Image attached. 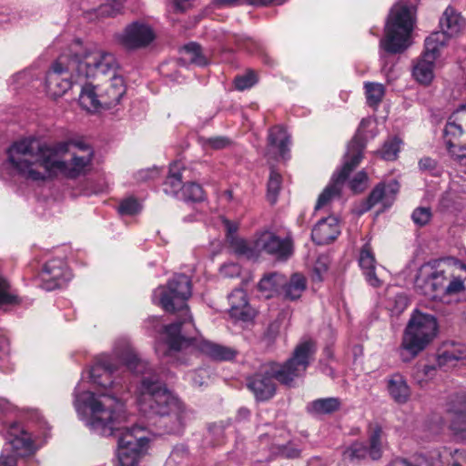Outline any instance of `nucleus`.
<instances>
[{
  "label": "nucleus",
  "mask_w": 466,
  "mask_h": 466,
  "mask_svg": "<svg viewBox=\"0 0 466 466\" xmlns=\"http://www.w3.org/2000/svg\"><path fill=\"white\" fill-rule=\"evenodd\" d=\"M116 371V365L111 358L100 359L92 366L90 378L105 391L98 395L86 391L80 399L90 410L86 421L90 430L101 436L116 438L117 466H137L147 451L149 439L143 427L125 426L128 415L119 397L124 391V386L112 380Z\"/></svg>",
  "instance_id": "1"
},
{
  "label": "nucleus",
  "mask_w": 466,
  "mask_h": 466,
  "mask_svg": "<svg viewBox=\"0 0 466 466\" xmlns=\"http://www.w3.org/2000/svg\"><path fill=\"white\" fill-rule=\"evenodd\" d=\"M107 355L99 357L96 362ZM116 365L121 361L130 371L141 375L138 406L145 416L160 418L165 433L180 434L186 424L187 410L182 402L166 387L160 376L143 360L136 350L126 343L116 347L115 357L108 356Z\"/></svg>",
  "instance_id": "2"
},
{
  "label": "nucleus",
  "mask_w": 466,
  "mask_h": 466,
  "mask_svg": "<svg viewBox=\"0 0 466 466\" xmlns=\"http://www.w3.org/2000/svg\"><path fill=\"white\" fill-rule=\"evenodd\" d=\"M68 151V144L57 143L48 146L34 137L14 142L6 150L9 168L18 177L32 182H46L64 175L76 178L86 174L91 166L94 151L86 156H74L70 162L57 158L59 154Z\"/></svg>",
  "instance_id": "3"
},
{
  "label": "nucleus",
  "mask_w": 466,
  "mask_h": 466,
  "mask_svg": "<svg viewBox=\"0 0 466 466\" xmlns=\"http://www.w3.org/2000/svg\"><path fill=\"white\" fill-rule=\"evenodd\" d=\"M316 347L313 341L306 340L298 344L289 359L280 364L275 361L262 364L247 378V387L258 401H267L276 394L277 385L293 387L297 378L301 377L314 360Z\"/></svg>",
  "instance_id": "4"
},
{
  "label": "nucleus",
  "mask_w": 466,
  "mask_h": 466,
  "mask_svg": "<svg viewBox=\"0 0 466 466\" xmlns=\"http://www.w3.org/2000/svg\"><path fill=\"white\" fill-rule=\"evenodd\" d=\"M192 293L191 280L185 274L175 275L167 283V289H160V305L167 312H178L177 320L169 325L160 326V319L152 316L147 319L157 332L166 335V342L171 349H179L190 341L189 329L194 328L193 319L187 300Z\"/></svg>",
  "instance_id": "5"
},
{
  "label": "nucleus",
  "mask_w": 466,
  "mask_h": 466,
  "mask_svg": "<svg viewBox=\"0 0 466 466\" xmlns=\"http://www.w3.org/2000/svg\"><path fill=\"white\" fill-rule=\"evenodd\" d=\"M70 55L76 82H107L108 78L118 75V61L106 49L98 46L86 47L81 52L71 49Z\"/></svg>",
  "instance_id": "6"
},
{
  "label": "nucleus",
  "mask_w": 466,
  "mask_h": 466,
  "mask_svg": "<svg viewBox=\"0 0 466 466\" xmlns=\"http://www.w3.org/2000/svg\"><path fill=\"white\" fill-rule=\"evenodd\" d=\"M438 332L436 318L420 310H414L404 329L400 357L405 362L411 360L424 350Z\"/></svg>",
  "instance_id": "7"
},
{
  "label": "nucleus",
  "mask_w": 466,
  "mask_h": 466,
  "mask_svg": "<svg viewBox=\"0 0 466 466\" xmlns=\"http://www.w3.org/2000/svg\"><path fill=\"white\" fill-rule=\"evenodd\" d=\"M365 148V140L357 131L353 138L350 141L347 152L344 156L342 167L333 174L330 183L324 188L319 196L315 209L318 210L326 206L333 198L340 195L342 186L350 174L359 166Z\"/></svg>",
  "instance_id": "8"
},
{
  "label": "nucleus",
  "mask_w": 466,
  "mask_h": 466,
  "mask_svg": "<svg viewBox=\"0 0 466 466\" xmlns=\"http://www.w3.org/2000/svg\"><path fill=\"white\" fill-rule=\"evenodd\" d=\"M413 29L411 11L406 5L395 6L386 25V37L380 45L385 51L400 53L409 46L410 35Z\"/></svg>",
  "instance_id": "9"
},
{
  "label": "nucleus",
  "mask_w": 466,
  "mask_h": 466,
  "mask_svg": "<svg viewBox=\"0 0 466 466\" xmlns=\"http://www.w3.org/2000/svg\"><path fill=\"white\" fill-rule=\"evenodd\" d=\"M449 277L441 261L433 260L420 266L415 278V289L431 299L444 295Z\"/></svg>",
  "instance_id": "10"
},
{
  "label": "nucleus",
  "mask_w": 466,
  "mask_h": 466,
  "mask_svg": "<svg viewBox=\"0 0 466 466\" xmlns=\"http://www.w3.org/2000/svg\"><path fill=\"white\" fill-rule=\"evenodd\" d=\"M76 81V67L71 65V55H61L55 61L46 76V89L49 96L56 98L69 90Z\"/></svg>",
  "instance_id": "11"
},
{
  "label": "nucleus",
  "mask_w": 466,
  "mask_h": 466,
  "mask_svg": "<svg viewBox=\"0 0 466 466\" xmlns=\"http://www.w3.org/2000/svg\"><path fill=\"white\" fill-rule=\"evenodd\" d=\"M444 36L441 34H431L425 39L424 52L412 70V76L419 83L429 85L432 81L435 61L440 56Z\"/></svg>",
  "instance_id": "12"
},
{
  "label": "nucleus",
  "mask_w": 466,
  "mask_h": 466,
  "mask_svg": "<svg viewBox=\"0 0 466 466\" xmlns=\"http://www.w3.org/2000/svg\"><path fill=\"white\" fill-rule=\"evenodd\" d=\"M382 429L378 424H370L369 427V446L362 442H354L343 451V459L350 462L363 460L368 455L373 460H379L382 455Z\"/></svg>",
  "instance_id": "13"
},
{
  "label": "nucleus",
  "mask_w": 466,
  "mask_h": 466,
  "mask_svg": "<svg viewBox=\"0 0 466 466\" xmlns=\"http://www.w3.org/2000/svg\"><path fill=\"white\" fill-rule=\"evenodd\" d=\"M444 407L450 431L453 435L466 439V392L460 391L449 395Z\"/></svg>",
  "instance_id": "14"
},
{
  "label": "nucleus",
  "mask_w": 466,
  "mask_h": 466,
  "mask_svg": "<svg viewBox=\"0 0 466 466\" xmlns=\"http://www.w3.org/2000/svg\"><path fill=\"white\" fill-rule=\"evenodd\" d=\"M156 38L153 28L147 23L135 21L127 25L118 35L119 43L128 50L148 46Z\"/></svg>",
  "instance_id": "15"
},
{
  "label": "nucleus",
  "mask_w": 466,
  "mask_h": 466,
  "mask_svg": "<svg viewBox=\"0 0 466 466\" xmlns=\"http://www.w3.org/2000/svg\"><path fill=\"white\" fill-rule=\"evenodd\" d=\"M256 248L282 261L288 260L294 252L293 239L289 235L280 238L269 231L260 234L256 240Z\"/></svg>",
  "instance_id": "16"
},
{
  "label": "nucleus",
  "mask_w": 466,
  "mask_h": 466,
  "mask_svg": "<svg viewBox=\"0 0 466 466\" xmlns=\"http://www.w3.org/2000/svg\"><path fill=\"white\" fill-rule=\"evenodd\" d=\"M195 330V327L193 329H189V333H187V338L189 339V343L185 345L179 349H171L168 346L170 350L179 351L182 350H198L203 352L209 358L218 361H227L233 360L237 351L230 348L221 344H218L209 340H206L203 339H197L192 336V332Z\"/></svg>",
  "instance_id": "17"
},
{
  "label": "nucleus",
  "mask_w": 466,
  "mask_h": 466,
  "mask_svg": "<svg viewBox=\"0 0 466 466\" xmlns=\"http://www.w3.org/2000/svg\"><path fill=\"white\" fill-rule=\"evenodd\" d=\"M71 278L72 274L63 260L51 259L44 265L40 273V286L47 291H52L64 287Z\"/></svg>",
  "instance_id": "18"
},
{
  "label": "nucleus",
  "mask_w": 466,
  "mask_h": 466,
  "mask_svg": "<svg viewBox=\"0 0 466 466\" xmlns=\"http://www.w3.org/2000/svg\"><path fill=\"white\" fill-rule=\"evenodd\" d=\"M96 84H100L98 88L106 112L115 108L127 91L125 80L119 74L108 78L107 82H97Z\"/></svg>",
  "instance_id": "19"
},
{
  "label": "nucleus",
  "mask_w": 466,
  "mask_h": 466,
  "mask_svg": "<svg viewBox=\"0 0 466 466\" xmlns=\"http://www.w3.org/2000/svg\"><path fill=\"white\" fill-rule=\"evenodd\" d=\"M78 101L82 108L91 114L106 113L99 91L100 84L91 81H82Z\"/></svg>",
  "instance_id": "20"
},
{
  "label": "nucleus",
  "mask_w": 466,
  "mask_h": 466,
  "mask_svg": "<svg viewBox=\"0 0 466 466\" xmlns=\"http://www.w3.org/2000/svg\"><path fill=\"white\" fill-rule=\"evenodd\" d=\"M8 444L12 449L10 455L25 456L33 451L34 444L30 434L19 424H14L9 430Z\"/></svg>",
  "instance_id": "21"
},
{
  "label": "nucleus",
  "mask_w": 466,
  "mask_h": 466,
  "mask_svg": "<svg viewBox=\"0 0 466 466\" xmlns=\"http://www.w3.org/2000/svg\"><path fill=\"white\" fill-rule=\"evenodd\" d=\"M339 234L338 219L328 217L318 221L311 231V238L318 245H327L332 242Z\"/></svg>",
  "instance_id": "22"
},
{
  "label": "nucleus",
  "mask_w": 466,
  "mask_h": 466,
  "mask_svg": "<svg viewBox=\"0 0 466 466\" xmlns=\"http://www.w3.org/2000/svg\"><path fill=\"white\" fill-rule=\"evenodd\" d=\"M229 315L239 320L248 321L254 317V310L248 302L247 294L242 289H234L228 296Z\"/></svg>",
  "instance_id": "23"
},
{
  "label": "nucleus",
  "mask_w": 466,
  "mask_h": 466,
  "mask_svg": "<svg viewBox=\"0 0 466 466\" xmlns=\"http://www.w3.org/2000/svg\"><path fill=\"white\" fill-rule=\"evenodd\" d=\"M441 31L433 34H441L444 36L443 46L448 38L457 35L464 26V20L452 7L448 6L440 19Z\"/></svg>",
  "instance_id": "24"
},
{
  "label": "nucleus",
  "mask_w": 466,
  "mask_h": 466,
  "mask_svg": "<svg viewBox=\"0 0 466 466\" xmlns=\"http://www.w3.org/2000/svg\"><path fill=\"white\" fill-rule=\"evenodd\" d=\"M290 136L283 126H274L268 130V146L277 150L282 159L289 157Z\"/></svg>",
  "instance_id": "25"
},
{
  "label": "nucleus",
  "mask_w": 466,
  "mask_h": 466,
  "mask_svg": "<svg viewBox=\"0 0 466 466\" xmlns=\"http://www.w3.org/2000/svg\"><path fill=\"white\" fill-rule=\"evenodd\" d=\"M375 263L376 260L371 247L366 243L360 250L359 264L364 270L367 281L373 287H379L380 281L375 273Z\"/></svg>",
  "instance_id": "26"
},
{
  "label": "nucleus",
  "mask_w": 466,
  "mask_h": 466,
  "mask_svg": "<svg viewBox=\"0 0 466 466\" xmlns=\"http://www.w3.org/2000/svg\"><path fill=\"white\" fill-rule=\"evenodd\" d=\"M185 169L180 167L179 163H174L169 167L168 176L163 184V190L167 195L179 197L183 190V172Z\"/></svg>",
  "instance_id": "27"
},
{
  "label": "nucleus",
  "mask_w": 466,
  "mask_h": 466,
  "mask_svg": "<svg viewBox=\"0 0 466 466\" xmlns=\"http://www.w3.org/2000/svg\"><path fill=\"white\" fill-rule=\"evenodd\" d=\"M388 391L395 402L399 404L406 403L410 398V390L400 374H394L388 380Z\"/></svg>",
  "instance_id": "28"
},
{
  "label": "nucleus",
  "mask_w": 466,
  "mask_h": 466,
  "mask_svg": "<svg viewBox=\"0 0 466 466\" xmlns=\"http://www.w3.org/2000/svg\"><path fill=\"white\" fill-rule=\"evenodd\" d=\"M339 398H322L309 402L307 406V411L314 416L331 414L340 408Z\"/></svg>",
  "instance_id": "29"
},
{
  "label": "nucleus",
  "mask_w": 466,
  "mask_h": 466,
  "mask_svg": "<svg viewBox=\"0 0 466 466\" xmlns=\"http://www.w3.org/2000/svg\"><path fill=\"white\" fill-rule=\"evenodd\" d=\"M180 59L184 63L195 64L200 66H204L208 64V58L202 53L201 46L195 42L184 46L180 50Z\"/></svg>",
  "instance_id": "30"
},
{
  "label": "nucleus",
  "mask_w": 466,
  "mask_h": 466,
  "mask_svg": "<svg viewBox=\"0 0 466 466\" xmlns=\"http://www.w3.org/2000/svg\"><path fill=\"white\" fill-rule=\"evenodd\" d=\"M284 289L285 298L295 300L300 298L302 292L306 289V279L299 273H295L291 276L289 282H286L284 279V284H282Z\"/></svg>",
  "instance_id": "31"
},
{
  "label": "nucleus",
  "mask_w": 466,
  "mask_h": 466,
  "mask_svg": "<svg viewBox=\"0 0 466 466\" xmlns=\"http://www.w3.org/2000/svg\"><path fill=\"white\" fill-rule=\"evenodd\" d=\"M385 183L381 182L376 185L368 196L367 199L362 203L361 208L359 210V214H363L369 211L380 201H383V205L385 206Z\"/></svg>",
  "instance_id": "32"
},
{
  "label": "nucleus",
  "mask_w": 466,
  "mask_h": 466,
  "mask_svg": "<svg viewBox=\"0 0 466 466\" xmlns=\"http://www.w3.org/2000/svg\"><path fill=\"white\" fill-rule=\"evenodd\" d=\"M282 284H284V276L279 273H271L262 278L258 287L260 291L268 292L266 297L269 298L272 296L271 293L278 290Z\"/></svg>",
  "instance_id": "33"
},
{
  "label": "nucleus",
  "mask_w": 466,
  "mask_h": 466,
  "mask_svg": "<svg viewBox=\"0 0 466 466\" xmlns=\"http://www.w3.org/2000/svg\"><path fill=\"white\" fill-rule=\"evenodd\" d=\"M364 89L367 103L371 106L379 105L385 95V87L380 83L366 82Z\"/></svg>",
  "instance_id": "34"
},
{
  "label": "nucleus",
  "mask_w": 466,
  "mask_h": 466,
  "mask_svg": "<svg viewBox=\"0 0 466 466\" xmlns=\"http://www.w3.org/2000/svg\"><path fill=\"white\" fill-rule=\"evenodd\" d=\"M180 198L185 201L200 202L204 200L205 194L202 187L195 182L184 183Z\"/></svg>",
  "instance_id": "35"
},
{
  "label": "nucleus",
  "mask_w": 466,
  "mask_h": 466,
  "mask_svg": "<svg viewBox=\"0 0 466 466\" xmlns=\"http://www.w3.org/2000/svg\"><path fill=\"white\" fill-rule=\"evenodd\" d=\"M461 126L453 122H448L444 127L443 135L448 150L452 153L451 148L458 144L456 140L462 135Z\"/></svg>",
  "instance_id": "36"
},
{
  "label": "nucleus",
  "mask_w": 466,
  "mask_h": 466,
  "mask_svg": "<svg viewBox=\"0 0 466 466\" xmlns=\"http://www.w3.org/2000/svg\"><path fill=\"white\" fill-rule=\"evenodd\" d=\"M282 183L281 175L277 172L275 169L270 170L268 181V190H267V198L268 200L271 204H275L278 199L279 193L280 191Z\"/></svg>",
  "instance_id": "37"
},
{
  "label": "nucleus",
  "mask_w": 466,
  "mask_h": 466,
  "mask_svg": "<svg viewBox=\"0 0 466 466\" xmlns=\"http://www.w3.org/2000/svg\"><path fill=\"white\" fill-rule=\"evenodd\" d=\"M258 81V74L253 69H248L243 75H238L233 83L237 90L243 91L254 86Z\"/></svg>",
  "instance_id": "38"
},
{
  "label": "nucleus",
  "mask_w": 466,
  "mask_h": 466,
  "mask_svg": "<svg viewBox=\"0 0 466 466\" xmlns=\"http://www.w3.org/2000/svg\"><path fill=\"white\" fill-rule=\"evenodd\" d=\"M10 284L5 278L0 276V307L4 305H16L20 299L10 292Z\"/></svg>",
  "instance_id": "39"
},
{
  "label": "nucleus",
  "mask_w": 466,
  "mask_h": 466,
  "mask_svg": "<svg viewBox=\"0 0 466 466\" xmlns=\"http://www.w3.org/2000/svg\"><path fill=\"white\" fill-rule=\"evenodd\" d=\"M400 140L397 137L386 141L382 148L379 151L381 158L388 161L395 160L400 152Z\"/></svg>",
  "instance_id": "40"
},
{
  "label": "nucleus",
  "mask_w": 466,
  "mask_h": 466,
  "mask_svg": "<svg viewBox=\"0 0 466 466\" xmlns=\"http://www.w3.org/2000/svg\"><path fill=\"white\" fill-rule=\"evenodd\" d=\"M142 207L137 198L130 197L123 199L118 208V213L122 216H133L140 212Z\"/></svg>",
  "instance_id": "41"
},
{
  "label": "nucleus",
  "mask_w": 466,
  "mask_h": 466,
  "mask_svg": "<svg viewBox=\"0 0 466 466\" xmlns=\"http://www.w3.org/2000/svg\"><path fill=\"white\" fill-rule=\"evenodd\" d=\"M230 247L232 248L235 254L238 256H243L248 258L254 256V250L246 240L238 238L235 237L230 238Z\"/></svg>",
  "instance_id": "42"
},
{
  "label": "nucleus",
  "mask_w": 466,
  "mask_h": 466,
  "mask_svg": "<svg viewBox=\"0 0 466 466\" xmlns=\"http://www.w3.org/2000/svg\"><path fill=\"white\" fill-rule=\"evenodd\" d=\"M123 0H106V3L100 5L98 13L102 16H115L122 9Z\"/></svg>",
  "instance_id": "43"
},
{
  "label": "nucleus",
  "mask_w": 466,
  "mask_h": 466,
  "mask_svg": "<svg viewBox=\"0 0 466 466\" xmlns=\"http://www.w3.org/2000/svg\"><path fill=\"white\" fill-rule=\"evenodd\" d=\"M412 221L419 227L427 225L431 218V211L429 208L420 207L411 214Z\"/></svg>",
  "instance_id": "44"
},
{
  "label": "nucleus",
  "mask_w": 466,
  "mask_h": 466,
  "mask_svg": "<svg viewBox=\"0 0 466 466\" xmlns=\"http://www.w3.org/2000/svg\"><path fill=\"white\" fill-rule=\"evenodd\" d=\"M231 141L228 137L224 136L212 137L208 138H203V146L206 147H210L215 150H219L229 147Z\"/></svg>",
  "instance_id": "45"
},
{
  "label": "nucleus",
  "mask_w": 466,
  "mask_h": 466,
  "mask_svg": "<svg viewBox=\"0 0 466 466\" xmlns=\"http://www.w3.org/2000/svg\"><path fill=\"white\" fill-rule=\"evenodd\" d=\"M367 181L368 175L364 170H361L350 181V187L354 193H360L366 188Z\"/></svg>",
  "instance_id": "46"
},
{
  "label": "nucleus",
  "mask_w": 466,
  "mask_h": 466,
  "mask_svg": "<svg viewBox=\"0 0 466 466\" xmlns=\"http://www.w3.org/2000/svg\"><path fill=\"white\" fill-rule=\"evenodd\" d=\"M235 41L240 48L250 53L256 52L259 48V44L255 39L244 35H235Z\"/></svg>",
  "instance_id": "47"
},
{
  "label": "nucleus",
  "mask_w": 466,
  "mask_h": 466,
  "mask_svg": "<svg viewBox=\"0 0 466 466\" xmlns=\"http://www.w3.org/2000/svg\"><path fill=\"white\" fill-rule=\"evenodd\" d=\"M419 167L422 171H427L433 176H439L441 171L438 167V162L429 157H424L419 161Z\"/></svg>",
  "instance_id": "48"
},
{
  "label": "nucleus",
  "mask_w": 466,
  "mask_h": 466,
  "mask_svg": "<svg viewBox=\"0 0 466 466\" xmlns=\"http://www.w3.org/2000/svg\"><path fill=\"white\" fill-rule=\"evenodd\" d=\"M386 195H385V207H390L396 194L400 190V185L397 180H391L390 183L385 184Z\"/></svg>",
  "instance_id": "49"
},
{
  "label": "nucleus",
  "mask_w": 466,
  "mask_h": 466,
  "mask_svg": "<svg viewBox=\"0 0 466 466\" xmlns=\"http://www.w3.org/2000/svg\"><path fill=\"white\" fill-rule=\"evenodd\" d=\"M280 326L281 321L279 319L270 322L264 332L265 339H267L269 343L273 342L279 334Z\"/></svg>",
  "instance_id": "50"
},
{
  "label": "nucleus",
  "mask_w": 466,
  "mask_h": 466,
  "mask_svg": "<svg viewBox=\"0 0 466 466\" xmlns=\"http://www.w3.org/2000/svg\"><path fill=\"white\" fill-rule=\"evenodd\" d=\"M393 303L394 304L391 308V311L394 314H400V313L403 312L406 309V308L408 307L409 299H408L407 296H405L403 294H398L394 298Z\"/></svg>",
  "instance_id": "51"
},
{
  "label": "nucleus",
  "mask_w": 466,
  "mask_h": 466,
  "mask_svg": "<svg viewBox=\"0 0 466 466\" xmlns=\"http://www.w3.org/2000/svg\"><path fill=\"white\" fill-rule=\"evenodd\" d=\"M463 289V281L460 278H454L448 284H445L444 294H456Z\"/></svg>",
  "instance_id": "52"
},
{
  "label": "nucleus",
  "mask_w": 466,
  "mask_h": 466,
  "mask_svg": "<svg viewBox=\"0 0 466 466\" xmlns=\"http://www.w3.org/2000/svg\"><path fill=\"white\" fill-rule=\"evenodd\" d=\"M464 358L463 356L457 355L453 351L451 350H444L438 359V362L440 365L446 364L450 361L453 360H459L461 359Z\"/></svg>",
  "instance_id": "53"
},
{
  "label": "nucleus",
  "mask_w": 466,
  "mask_h": 466,
  "mask_svg": "<svg viewBox=\"0 0 466 466\" xmlns=\"http://www.w3.org/2000/svg\"><path fill=\"white\" fill-rule=\"evenodd\" d=\"M0 466H16L15 455H10L9 451L5 449L0 455Z\"/></svg>",
  "instance_id": "54"
},
{
  "label": "nucleus",
  "mask_w": 466,
  "mask_h": 466,
  "mask_svg": "<svg viewBox=\"0 0 466 466\" xmlns=\"http://www.w3.org/2000/svg\"><path fill=\"white\" fill-rule=\"evenodd\" d=\"M420 458H415L414 461H408L405 459H394L392 460L388 466H422L421 463H419L418 461Z\"/></svg>",
  "instance_id": "55"
},
{
  "label": "nucleus",
  "mask_w": 466,
  "mask_h": 466,
  "mask_svg": "<svg viewBox=\"0 0 466 466\" xmlns=\"http://www.w3.org/2000/svg\"><path fill=\"white\" fill-rule=\"evenodd\" d=\"M281 453L288 459H294L299 457L300 451L294 446H286L283 448Z\"/></svg>",
  "instance_id": "56"
},
{
  "label": "nucleus",
  "mask_w": 466,
  "mask_h": 466,
  "mask_svg": "<svg viewBox=\"0 0 466 466\" xmlns=\"http://www.w3.org/2000/svg\"><path fill=\"white\" fill-rule=\"evenodd\" d=\"M68 144V147L70 145H73L74 147H77L78 149L82 151H87V154L90 151H93L88 144H86L85 141L80 139H72L69 142H66Z\"/></svg>",
  "instance_id": "57"
},
{
  "label": "nucleus",
  "mask_w": 466,
  "mask_h": 466,
  "mask_svg": "<svg viewBox=\"0 0 466 466\" xmlns=\"http://www.w3.org/2000/svg\"><path fill=\"white\" fill-rule=\"evenodd\" d=\"M451 459L462 466H466V451L464 450H456Z\"/></svg>",
  "instance_id": "58"
},
{
  "label": "nucleus",
  "mask_w": 466,
  "mask_h": 466,
  "mask_svg": "<svg viewBox=\"0 0 466 466\" xmlns=\"http://www.w3.org/2000/svg\"><path fill=\"white\" fill-rule=\"evenodd\" d=\"M286 0H250V3L255 5H281Z\"/></svg>",
  "instance_id": "59"
},
{
  "label": "nucleus",
  "mask_w": 466,
  "mask_h": 466,
  "mask_svg": "<svg viewBox=\"0 0 466 466\" xmlns=\"http://www.w3.org/2000/svg\"><path fill=\"white\" fill-rule=\"evenodd\" d=\"M208 433L218 438L223 434V428L216 424L211 425L208 427Z\"/></svg>",
  "instance_id": "60"
},
{
  "label": "nucleus",
  "mask_w": 466,
  "mask_h": 466,
  "mask_svg": "<svg viewBox=\"0 0 466 466\" xmlns=\"http://www.w3.org/2000/svg\"><path fill=\"white\" fill-rule=\"evenodd\" d=\"M225 225L227 227V230H228V235L232 236L237 231V229H238L237 225L231 223L229 220H226L225 221Z\"/></svg>",
  "instance_id": "61"
},
{
  "label": "nucleus",
  "mask_w": 466,
  "mask_h": 466,
  "mask_svg": "<svg viewBox=\"0 0 466 466\" xmlns=\"http://www.w3.org/2000/svg\"><path fill=\"white\" fill-rule=\"evenodd\" d=\"M180 453L181 454L187 453V449H185L184 447L175 448L171 453V459L175 460L176 458H177L179 456Z\"/></svg>",
  "instance_id": "62"
},
{
  "label": "nucleus",
  "mask_w": 466,
  "mask_h": 466,
  "mask_svg": "<svg viewBox=\"0 0 466 466\" xmlns=\"http://www.w3.org/2000/svg\"><path fill=\"white\" fill-rule=\"evenodd\" d=\"M452 115H466V102L460 104L452 112Z\"/></svg>",
  "instance_id": "63"
},
{
  "label": "nucleus",
  "mask_w": 466,
  "mask_h": 466,
  "mask_svg": "<svg viewBox=\"0 0 466 466\" xmlns=\"http://www.w3.org/2000/svg\"><path fill=\"white\" fill-rule=\"evenodd\" d=\"M150 175H151V172H149V171H141L139 173L141 179H147L150 177Z\"/></svg>",
  "instance_id": "64"
}]
</instances>
